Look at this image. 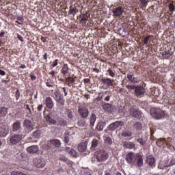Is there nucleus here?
<instances>
[{"mask_svg": "<svg viewBox=\"0 0 175 175\" xmlns=\"http://www.w3.org/2000/svg\"><path fill=\"white\" fill-rule=\"evenodd\" d=\"M150 115L156 120H161L166 116V111L161 109L160 108L152 107L150 111Z\"/></svg>", "mask_w": 175, "mask_h": 175, "instance_id": "1", "label": "nucleus"}, {"mask_svg": "<svg viewBox=\"0 0 175 175\" xmlns=\"http://www.w3.org/2000/svg\"><path fill=\"white\" fill-rule=\"evenodd\" d=\"M94 158L97 159V162L99 163H103V162H106L109 159V154L103 150H98L95 152Z\"/></svg>", "mask_w": 175, "mask_h": 175, "instance_id": "2", "label": "nucleus"}, {"mask_svg": "<svg viewBox=\"0 0 175 175\" xmlns=\"http://www.w3.org/2000/svg\"><path fill=\"white\" fill-rule=\"evenodd\" d=\"M23 134H14L10 137V143L12 146L18 144L24 139Z\"/></svg>", "mask_w": 175, "mask_h": 175, "instance_id": "3", "label": "nucleus"}, {"mask_svg": "<svg viewBox=\"0 0 175 175\" xmlns=\"http://www.w3.org/2000/svg\"><path fill=\"white\" fill-rule=\"evenodd\" d=\"M53 98L60 106L65 105V98H64V95H62L61 92L58 91L55 92Z\"/></svg>", "mask_w": 175, "mask_h": 175, "instance_id": "4", "label": "nucleus"}, {"mask_svg": "<svg viewBox=\"0 0 175 175\" xmlns=\"http://www.w3.org/2000/svg\"><path fill=\"white\" fill-rule=\"evenodd\" d=\"M126 77L131 84H137V83H140V78L139 77L135 75V72H129L127 73Z\"/></svg>", "mask_w": 175, "mask_h": 175, "instance_id": "5", "label": "nucleus"}, {"mask_svg": "<svg viewBox=\"0 0 175 175\" xmlns=\"http://www.w3.org/2000/svg\"><path fill=\"white\" fill-rule=\"evenodd\" d=\"M112 13L113 17H121L125 13V9L124 7L119 5L112 9Z\"/></svg>", "mask_w": 175, "mask_h": 175, "instance_id": "6", "label": "nucleus"}, {"mask_svg": "<svg viewBox=\"0 0 175 175\" xmlns=\"http://www.w3.org/2000/svg\"><path fill=\"white\" fill-rule=\"evenodd\" d=\"M129 114L130 116H131V117H133L134 118H137V120H140V118L143 117V113L139 109L133 107L130 108Z\"/></svg>", "mask_w": 175, "mask_h": 175, "instance_id": "7", "label": "nucleus"}, {"mask_svg": "<svg viewBox=\"0 0 175 175\" xmlns=\"http://www.w3.org/2000/svg\"><path fill=\"white\" fill-rule=\"evenodd\" d=\"M78 113L83 118H88L90 114V111H88V108L86 107L80 105L78 107Z\"/></svg>", "mask_w": 175, "mask_h": 175, "instance_id": "8", "label": "nucleus"}, {"mask_svg": "<svg viewBox=\"0 0 175 175\" xmlns=\"http://www.w3.org/2000/svg\"><path fill=\"white\" fill-rule=\"evenodd\" d=\"M23 125L26 129L25 133L23 135L25 137L27 133H29V132H31L33 129V124L30 120L25 119L23 122Z\"/></svg>", "mask_w": 175, "mask_h": 175, "instance_id": "9", "label": "nucleus"}, {"mask_svg": "<svg viewBox=\"0 0 175 175\" xmlns=\"http://www.w3.org/2000/svg\"><path fill=\"white\" fill-rule=\"evenodd\" d=\"M120 126H124V122L122 121L114 122L108 126V129L109 131H111V132H114V131L116 129H118Z\"/></svg>", "mask_w": 175, "mask_h": 175, "instance_id": "10", "label": "nucleus"}, {"mask_svg": "<svg viewBox=\"0 0 175 175\" xmlns=\"http://www.w3.org/2000/svg\"><path fill=\"white\" fill-rule=\"evenodd\" d=\"M137 158V155H135V153L131 152L126 155V161L130 165L135 163L136 162V159Z\"/></svg>", "mask_w": 175, "mask_h": 175, "instance_id": "11", "label": "nucleus"}, {"mask_svg": "<svg viewBox=\"0 0 175 175\" xmlns=\"http://www.w3.org/2000/svg\"><path fill=\"white\" fill-rule=\"evenodd\" d=\"M134 92L135 96H137V98H142L144 96V92H146V90L144 89V88L137 85L135 87Z\"/></svg>", "mask_w": 175, "mask_h": 175, "instance_id": "12", "label": "nucleus"}, {"mask_svg": "<svg viewBox=\"0 0 175 175\" xmlns=\"http://www.w3.org/2000/svg\"><path fill=\"white\" fill-rule=\"evenodd\" d=\"M64 151L67 152V154H69L71 157H73L74 158H77L79 157V153L75 150V149L70 148V147H66L64 149Z\"/></svg>", "mask_w": 175, "mask_h": 175, "instance_id": "13", "label": "nucleus"}, {"mask_svg": "<svg viewBox=\"0 0 175 175\" xmlns=\"http://www.w3.org/2000/svg\"><path fill=\"white\" fill-rule=\"evenodd\" d=\"M26 151L29 152V154H37L39 152V146L37 145L29 146L27 148Z\"/></svg>", "mask_w": 175, "mask_h": 175, "instance_id": "14", "label": "nucleus"}, {"mask_svg": "<svg viewBox=\"0 0 175 175\" xmlns=\"http://www.w3.org/2000/svg\"><path fill=\"white\" fill-rule=\"evenodd\" d=\"M146 163L152 167H155V158L152 155H149L146 157Z\"/></svg>", "mask_w": 175, "mask_h": 175, "instance_id": "15", "label": "nucleus"}, {"mask_svg": "<svg viewBox=\"0 0 175 175\" xmlns=\"http://www.w3.org/2000/svg\"><path fill=\"white\" fill-rule=\"evenodd\" d=\"M45 105L48 109H53V107H54V102L53 101V98H51V97H46L45 98Z\"/></svg>", "mask_w": 175, "mask_h": 175, "instance_id": "16", "label": "nucleus"}, {"mask_svg": "<svg viewBox=\"0 0 175 175\" xmlns=\"http://www.w3.org/2000/svg\"><path fill=\"white\" fill-rule=\"evenodd\" d=\"M102 107L103 110L107 113H111V111H113V105L110 103H104Z\"/></svg>", "mask_w": 175, "mask_h": 175, "instance_id": "17", "label": "nucleus"}, {"mask_svg": "<svg viewBox=\"0 0 175 175\" xmlns=\"http://www.w3.org/2000/svg\"><path fill=\"white\" fill-rule=\"evenodd\" d=\"M87 146H88V142H81L79 146H78V150L80 152H84L85 150H87Z\"/></svg>", "mask_w": 175, "mask_h": 175, "instance_id": "18", "label": "nucleus"}, {"mask_svg": "<svg viewBox=\"0 0 175 175\" xmlns=\"http://www.w3.org/2000/svg\"><path fill=\"white\" fill-rule=\"evenodd\" d=\"M135 144L133 142L125 141L123 142L124 148H128L129 150H132V148H135Z\"/></svg>", "mask_w": 175, "mask_h": 175, "instance_id": "19", "label": "nucleus"}, {"mask_svg": "<svg viewBox=\"0 0 175 175\" xmlns=\"http://www.w3.org/2000/svg\"><path fill=\"white\" fill-rule=\"evenodd\" d=\"M20 128H21V122L19 120H16L12 126V131L13 132H17V131H18V129H20Z\"/></svg>", "mask_w": 175, "mask_h": 175, "instance_id": "20", "label": "nucleus"}, {"mask_svg": "<svg viewBox=\"0 0 175 175\" xmlns=\"http://www.w3.org/2000/svg\"><path fill=\"white\" fill-rule=\"evenodd\" d=\"M102 83L107 85V87H110V85H113V81L110 78H102Z\"/></svg>", "mask_w": 175, "mask_h": 175, "instance_id": "21", "label": "nucleus"}, {"mask_svg": "<svg viewBox=\"0 0 175 175\" xmlns=\"http://www.w3.org/2000/svg\"><path fill=\"white\" fill-rule=\"evenodd\" d=\"M0 133L3 137L8 136V135H9V128L6 126L3 127L0 131Z\"/></svg>", "mask_w": 175, "mask_h": 175, "instance_id": "22", "label": "nucleus"}, {"mask_svg": "<svg viewBox=\"0 0 175 175\" xmlns=\"http://www.w3.org/2000/svg\"><path fill=\"white\" fill-rule=\"evenodd\" d=\"M8 114V108L5 107H0V117H6Z\"/></svg>", "mask_w": 175, "mask_h": 175, "instance_id": "23", "label": "nucleus"}, {"mask_svg": "<svg viewBox=\"0 0 175 175\" xmlns=\"http://www.w3.org/2000/svg\"><path fill=\"white\" fill-rule=\"evenodd\" d=\"M51 144H53V146H55V147H57V148L59 147H61V141H59V139H51L50 141Z\"/></svg>", "mask_w": 175, "mask_h": 175, "instance_id": "24", "label": "nucleus"}, {"mask_svg": "<svg viewBox=\"0 0 175 175\" xmlns=\"http://www.w3.org/2000/svg\"><path fill=\"white\" fill-rule=\"evenodd\" d=\"M105 126H106V122H100L97 124L96 129H97V131H99L100 132L105 128Z\"/></svg>", "mask_w": 175, "mask_h": 175, "instance_id": "25", "label": "nucleus"}, {"mask_svg": "<svg viewBox=\"0 0 175 175\" xmlns=\"http://www.w3.org/2000/svg\"><path fill=\"white\" fill-rule=\"evenodd\" d=\"M137 165L140 167L143 166V157L139 154H137Z\"/></svg>", "mask_w": 175, "mask_h": 175, "instance_id": "26", "label": "nucleus"}, {"mask_svg": "<svg viewBox=\"0 0 175 175\" xmlns=\"http://www.w3.org/2000/svg\"><path fill=\"white\" fill-rule=\"evenodd\" d=\"M61 72L62 73V75H64V76L66 75H68V73L69 72V67L68 66V64H64L61 70Z\"/></svg>", "mask_w": 175, "mask_h": 175, "instance_id": "27", "label": "nucleus"}, {"mask_svg": "<svg viewBox=\"0 0 175 175\" xmlns=\"http://www.w3.org/2000/svg\"><path fill=\"white\" fill-rule=\"evenodd\" d=\"M90 18V15H88V12L85 14H82L80 16L81 21L83 23L84 21H88V18Z\"/></svg>", "mask_w": 175, "mask_h": 175, "instance_id": "28", "label": "nucleus"}, {"mask_svg": "<svg viewBox=\"0 0 175 175\" xmlns=\"http://www.w3.org/2000/svg\"><path fill=\"white\" fill-rule=\"evenodd\" d=\"M44 166H46V162H44V161L41 159L38 160L36 167H38V169H42V167H44Z\"/></svg>", "mask_w": 175, "mask_h": 175, "instance_id": "29", "label": "nucleus"}, {"mask_svg": "<svg viewBox=\"0 0 175 175\" xmlns=\"http://www.w3.org/2000/svg\"><path fill=\"white\" fill-rule=\"evenodd\" d=\"M45 119L46 122H49V124H53V125L57 124V121L54 119H52V118L49 115L45 116Z\"/></svg>", "mask_w": 175, "mask_h": 175, "instance_id": "30", "label": "nucleus"}, {"mask_svg": "<svg viewBox=\"0 0 175 175\" xmlns=\"http://www.w3.org/2000/svg\"><path fill=\"white\" fill-rule=\"evenodd\" d=\"M90 125H92V126H94L96 121V116L95 115V113H92L90 118Z\"/></svg>", "mask_w": 175, "mask_h": 175, "instance_id": "31", "label": "nucleus"}, {"mask_svg": "<svg viewBox=\"0 0 175 175\" xmlns=\"http://www.w3.org/2000/svg\"><path fill=\"white\" fill-rule=\"evenodd\" d=\"M172 55H173V52L170 51H165L162 53V56L163 57V58H169L172 57Z\"/></svg>", "mask_w": 175, "mask_h": 175, "instance_id": "32", "label": "nucleus"}, {"mask_svg": "<svg viewBox=\"0 0 175 175\" xmlns=\"http://www.w3.org/2000/svg\"><path fill=\"white\" fill-rule=\"evenodd\" d=\"M157 144L159 147H161V148H165V139H160L157 141Z\"/></svg>", "mask_w": 175, "mask_h": 175, "instance_id": "33", "label": "nucleus"}, {"mask_svg": "<svg viewBox=\"0 0 175 175\" xmlns=\"http://www.w3.org/2000/svg\"><path fill=\"white\" fill-rule=\"evenodd\" d=\"M42 131H40V130H36L33 133V137H34V139H40Z\"/></svg>", "mask_w": 175, "mask_h": 175, "instance_id": "34", "label": "nucleus"}, {"mask_svg": "<svg viewBox=\"0 0 175 175\" xmlns=\"http://www.w3.org/2000/svg\"><path fill=\"white\" fill-rule=\"evenodd\" d=\"M69 13L70 14H72V16H75L77 13H79V10L77 8H73V6L70 5Z\"/></svg>", "mask_w": 175, "mask_h": 175, "instance_id": "35", "label": "nucleus"}, {"mask_svg": "<svg viewBox=\"0 0 175 175\" xmlns=\"http://www.w3.org/2000/svg\"><path fill=\"white\" fill-rule=\"evenodd\" d=\"M133 126L135 129H137V131H142V129H143V126L142 125V123L139 122H137L135 124H134Z\"/></svg>", "mask_w": 175, "mask_h": 175, "instance_id": "36", "label": "nucleus"}, {"mask_svg": "<svg viewBox=\"0 0 175 175\" xmlns=\"http://www.w3.org/2000/svg\"><path fill=\"white\" fill-rule=\"evenodd\" d=\"M99 146V140L98 139H93L92 141V147L93 148H96V147H98Z\"/></svg>", "mask_w": 175, "mask_h": 175, "instance_id": "37", "label": "nucleus"}, {"mask_svg": "<svg viewBox=\"0 0 175 175\" xmlns=\"http://www.w3.org/2000/svg\"><path fill=\"white\" fill-rule=\"evenodd\" d=\"M122 136H123L124 137H131V136H132V131H123L122 133Z\"/></svg>", "mask_w": 175, "mask_h": 175, "instance_id": "38", "label": "nucleus"}, {"mask_svg": "<svg viewBox=\"0 0 175 175\" xmlns=\"http://www.w3.org/2000/svg\"><path fill=\"white\" fill-rule=\"evenodd\" d=\"M135 139L137 142L139 143V144H141L142 146H144V144H146V141H144V139H143V137H135Z\"/></svg>", "mask_w": 175, "mask_h": 175, "instance_id": "39", "label": "nucleus"}, {"mask_svg": "<svg viewBox=\"0 0 175 175\" xmlns=\"http://www.w3.org/2000/svg\"><path fill=\"white\" fill-rule=\"evenodd\" d=\"M104 142L106 144H108L109 146H111V144H113V139H111L110 137H106Z\"/></svg>", "mask_w": 175, "mask_h": 175, "instance_id": "40", "label": "nucleus"}, {"mask_svg": "<svg viewBox=\"0 0 175 175\" xmlns=\"http://www.w3.org/2000/svg\"><path fill=\"white\" fill-rule=\"evenodd\" d=\"M165 147H172V138L168 137L167 139H165Z\"/></svg>", "mask_w": 175, "mask_h": 175, "instance_id": "41", "label": "nucleus"}, {"mask_svg": "<svg viewBox=\"0 0 175 175\" xmlns=\"http://www.w3.org/2000/svg\"><path fill=\"white\" fill-rule=\"evenodd\" d=\"M126 88H127L128 91H132L136 90V86L135 85L128 84L126 85Z\"/></svg>", "mask_w": 175, "mask_h": 175, "instance_id": "42", "label": "nucleus"}, {"mask_svg": "<svg viewBox=\"0 0 175 175\" xmlns=\"http://www.w3.org/2000/svg\"><path fill=\"white\" fill-rule=\"evenodd\" d=\"M66 113L68 118H69L70 120H73V113H72V111H70V109H67Z\"/></svg>", "mask_w": 175, "mask_h": 175, "instance_id": "43", "label": "nucleus"}, {"mask_svg": "<svg viewBox=\"0 0 175 175\" xmlns=\"http://www.w3.org/2000/svg\"><path fill=\"white\" fill-rule=\"evenodd\" d=\"M86 122H85V120H81L78 122V125L79 126H80V128H83V126H85L86 125Z\"/></svg>", "mask_w": 175, "mask_h": 175, "instance_id": "44", "label": "nucleus"}, {"mask_svg": "<svg viewBox=\"0 0 175 175\" xmlns=\"http://www.w3.org/2000/svg\"><path fill=\"white\" fill-rule=\"evenodd\" d=\"M168 8H169L170 12H172V13H174V12H175V7L173 3H170L168 5Z\"/></svg>", "mask_w": 175, "mask_h": 175, "instance_id": "45", "label": "nucleus"}, {"mask_svg": "<svg viewBox=\"0 0 175 175\" xmlns=\"http://www.w3.org/2000/svg\"><path fill=\"white\" fill-rule=\"evenodd\" d=\"M140 2H141L142 9H144V8H146V6H147L148 3V0H140Z\"/></svg>", "mask_w": 175, "mask_h": 175, "instance_id": "46", "label": "nucleus"}, {"mask_svg": "<svg viewBox=\"0 0 175 175\" xmlns=\"http://www.w3.org/2000/svg\"><path fill=\"white\" fill-rule=\"evenodd\" d=\"M16 157L18 158V159H19V161H23V159H24V158H25V154L24 153H21V154H17Z\"/></svg>", "mask_w": 175, "mask_h": 175, "instance_id": "47", "label": "nucleus"}, {"mask_svg": "<svg viewBox=\"0 0 175 175\" xmlns=\"http://www.w3.org/2000/svg\"><path fill=\"white\" fill-rule=\"evenodd\" d=\"M125 107H120L119 108V113H120V114H122V116H125Z\"/></svg>", "mask_w": 175, "mask_h": 175, "instance_id": "48", "label": "nucleus"}, {"mask_svg": "<svg viewBox=\"0 0 175 175\" xmlns=\"http://www.w3.org/2000/svg\"><path fill=\"white\" fill-rule=\"evenodd\" d=\"M66 81L69 83V84H73L75 83V79L72 78L71 77H69L66 79Z\"/></svg>", "mask_w": 175, "mask_h": 175, "instance_id": "49", "label": "nucleus"}, {"mask_svg": "<svg viewBox=\"0 0 175 175\" xmlns=\"http://www.w3.org/2000/svg\"><path fill=\"white\" fill-rule=\"evenodd\" d=\"M109 76H111V77H114V76H116V74L114 73V72H113V70L111 69H109L107 70Z\"/></svg>", "mask_w": 175, "mask_h": 175, "instance_id": "50", "label": "nucleus"}, {"mask_svg": "<svg viewBox=\"0 0 175 175\" xmlns=\"http://www.w3.org/2000/svg\"><path fill=\"white\" fill-rule=\"evenodd\" d=\"M59 159L60 161H67L66 157L64 155H63V154H60V155H59Z\"/></svg>", "mask_w": 175, "mask_h": 175, "instance_id": "51", "label": "nucleus"}, {"mask_svg": "<svg viewBox=\"0 0 175 175\" xmlns=\"http://www.w3.org/2000/svg\"><path fill=\"white\" fill-rule=\"evenodd\" d=\"M148 39H150V36H148L144 38V44H147V43H148Z\"/></svg>", "mask_w": 175, "mask_h": 175, "instance_id": "52", "label": "nucleus"}, {"mask_svg": "<svg viewBox=\"0 0 175 175\" xmlns=\"http://www.w3.org/2000/svg\"><path fill=\"white\" fill-rule=\"evenodd\" d=\"M111 98V94L107 96L105 98L104 100L105 102H109L110 100V98Z\"/></svg>", "mask_w": 175, "mask_h": 175, "instance_id": "53", "label": "nucleus"}, {"mask_svg": "<svg viewBox=\"0 0 175 175\" xmlns=\"http://www.w3.org/2000/svg\"><path fill=\"white\" fill-rule=\"evenodd\" d=\"M57 65H58V59H56L55 60V62H54L53 64H52V66H53V68H55V66H57Z\"/></svg>", "mask_w": 175, "mask_h": 175, "instance_id": "54", "label": "nucleus"}, {"mask_svg": "<svg viewBox=\"0 0 175 175\" xmlns=\"http://www.w3.org/2000/svg\"><path fill=\"white\" fill-rule=\"evenodd\" d=\"M37 110L38 111H42V110H43V105H38V108H37Z\"/></svg>", "mask_w": 175, "mask_h": 175, "instance_id": "55", "label": "nucleus"}, {"mask_svg": "<svg viewBox=\"0 0 175 175\" xmlns=\"http://www.w3.org/2000/svg\"><path fill=\"white\" fill-rule=\"evenodd\" d=\"M17 38L21 40V42H24V38L20 34H17Z\"/></svg>", "mask_w": 175, "mask_h": 175, "instance_id": "56", "label": "nucleus"}, {"mask_svg": "<svg viewBox=\"0 0 175 175\" xmlns=\"http://www.w3.org/2000/svg\"><path fill=\"white\" fill-rule=\"evenodd\" d=\"M62 90L64 92V96H66V95H68V90L66 89V88H63Z\"/></svg>", "mask_w": 175, "mask_h": 175, "instance_id": "57", "label": "nucleus"}, {"mask_svg": "<svg viewBox=\"0 0 175 175\" xmlns=\"http://www.w3.org/2000/svg\"><path fill=\"white\" fill-rule=\"evenodd\" d=\"M103 96H105V94H103L101 96H98L97 97V100H102V99H103Z\"/></svg>", "mask_w": 175, "mask_h": 175, "instance_id": "58", "label": "nucleus"}, {"mask_svg": "<svg viewBox=\"0 0 175 175\" xmlns=\"http://www.w3.org/2000/svg\"><path fill=\"white\" fill-rule=\"evenodd\" d=\"M69 142V136L64 137V143H68Z\"/></svg>", "mask_w": 175, "mask_h": 175, "instance_id": "59", "label": "nucleus"}, {"mask_svg": "<svg viewBox=\"0 0 175 175\" xmlns=\"http://www.w3.org/2000/svg\"><path fill=\"white\" fill-rule=\"evenodd\" d=\"M46 87H53V83L51 82H46Z\"/></svg>", "mask_w": 175, "mask_h": 175, "instance_id": "60", "label": "nucleus"}, {"mask_svg": "<svg viewBox=\"0 0 175 175\" xmlns=\"http://www.w3.org/2000/svg\"><path fill=\"white\" fill-rule=\"evenodd\" d=\"M0 75L1 76H5V75H6V72L3 71V70H0Z\"/></svg>", "mask_w": 175, "mask_h": 175, "instance_id": "61", "label": "nucleus"}, {"mask_svg": "<svg viewBox=\"0 0 175 175\" xmlns=\"http://www.w3.org/2000/svg\"><path fill=\"white\" fill-rule=\"evenodd\" d=\"M26 109H28L29 113H32V111H31V108H29V105L28 104L26 105Z\"/></svg>", "mask_w": 175, "mask_h": 175, "instance_id": "62", "label": "nucleus"}, {"mask_svg": "<svg viewBox=\"0 0 175 175\" xmlns=\"http://www.w3.org/2000/svg\"><path fill=\"white\" fill-rule=\"evenodd\" d=\"M83 81H84L85 84H88V83H90V79H83Z\"/></svg>", "mask_w": 175, "mask_h": 175, "instance_id": "63", "label": "nucleus"}, {"mask_svg": "<svg viewBox=\"0 0 175 175\" xmlns=\"http://www.w3.org/2000/svg\"><path fill=\"white\" fill-rule=\"evenodd\" d=\"M41 40L43 42V43H46V38L42 36L41 37Z\"/></svg>", "mask_w": 175, "mask_h": 175, "instance_id": "64", "label": "nucleus"}]
</instances>
